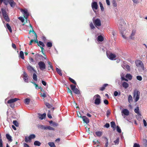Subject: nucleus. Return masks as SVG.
Wrapping results in <instances>:
<instances>
[{"label": "nucleus", "instance_id": "f257e3e1", "mask_svg": "<svg viewBox=\"0 0 147 147\" xmlns=\"http://www.w3.org/2000/svg\"><path fill=\"white\" fill-rule=\"evenodd\" d=\"M125 23L123 20H120L119 26V30L122 34L124 31L125 30Z\"/></svg>", "mask_w": 147, "mask_h": 147}, {"label": "nucleus", "instance_id": "f03ea898", "mask_svg": "<svg viewBox=\"0 0 147 147\" xmlns=\"http://www.w3.org/2000/svg\"><path fill=\"white\" fill-rule=\"evenodd\" d=\"M1 10L2 15L5 20L7 22H10V19L8 16L5 9L4 8H1Z\"/></svg>", "mask_w": 147, "mask_h": 147}, {"label": "nucleus", "instance_id": "7ed1b4c3", "mask_svg": "<svg viewBox=\"0 0 147 147\" xmlns=\"http://www.w3.org/2000/svg\"><path fill=\"white\" fill-rule=\"evenodd\" d=\"M93 98H95L94 103L96 105H99L101 103V97L100 96L97 94L95 95L93 97Z\"/></svg>", "mask_w": 147, "mask_h": 147}, {"label": "nucleus", "instance_id": "20e7f679", "mask_svg": "<svg viewBox=\"0 0 147 147\" xmlns=\"http://www.w3.org/2000/svg\"><path fill=\"white\" fill-rule=\"evenodd\" d=\"M18 100H19V99L16 98L11 99L7 101V103L8 104H9L11 108H13L15 106V105L13 103L14 102L17 101Z\"/></svg>", "mask_w": 147, "mask_h": 147}, {"label": "nucleus", "instance_id": "39448f33", "mask_svg": "<svg viewBox=\"0 0 147 147\" xmlns=\"http://www.w3.org/2000/svg\"><path fill=\"white\" fill-rule=\"evenodd\" d=\"M140 92L138 90L135 91L134 92L133 97H136L135 101L136 102H137L139 99L140 96Z\"/></svg>", "mask_w": 147, "mask_h": 147}, {"label": "nucleus", "instance_id": "423d86ee", "mask_svg": "<svg viewBox=\"0 0 147 147\" xmlns=\"http://www.w3.org/2000/svg\"><path fill=\"white\" fill-rule=\"evenodd\" d=\"M38 65L40 69L42 71L46 68V65L45 63L42 61H40L38 63Z\"/></svg>", "mask_w": 147, "mask_h": 147}, {"label": "nucleus", "instance_id": "0eeeda50", "mask_svg": "<svg viewBox=\"0 0 147 147\" xmlns=\"http://www.w3.org/2000/svg\"><path fill=\"white\" fill-rule=\"evenodd\" d=\"M93 22L94 25L96 27L97 26H101V21L100 19L98 18H97L95 20L93 18Z\"/></svg>", "mask_w": 147, "mask_h": 147}, {"label": "nucleus", "instance_id": "6e6552de", "mask_svg": "<svg viewBox=\"0 0 147 147\" xmlns=\"http://www.w3.org/2000/svg\"><path fill=\"white\" fill-rule=\"evenodd\" d=\"M21 11L23 13L24 17L26 19V21H27V18L29 16V13L28 12L27 10L26 9H21Z\"/></svg>", "mask_w": 147, "mask_h": 147}, {"label": "nucleus", "instance_id": "1a4fd4ad", "mask_svg": "<svg viewBox=\"0 0 147 147\" xmlns=\"http://www.w3.org/2000/svg\"><path fill=\"white\" fill-rule=\"evenodd\" d=\"M107 55L108 58L111 60H115L116 56L115 55L114 53H110L109 54H107Z\"/></svg>", "mask_w": 147, "mask_h": 147}, {"label": "nucleus", "instance_id": "9d476101", "mask_svg": "<svg viewBox=\"0 0 147 147\" xmlns=\"http://www.w3.org/2000/svg\"><path fill=\"white\" fill-rule=\"evenodd\" d=\"M38 45L40 47L41 49V51L42 52V54L43 55H45L44 53V49L43 48V47L45 46V45L44 43L42 42L41 41H39L38 44Z\"/></svg>", "mask_w": 147, "mask_h": 147}, {"label": "nucleus", "instance_id": "9b49d317", "mask_svg": "<svg viewBox=\"0 0 147 147\" xmlns=\"http://www.w3.org/2000/svg\"><path fill=\"white\" fill-rule=\"evenodd\" d=\"M92 7L93 10H97L98 9V5L96 1H94L92 3Z\"/></svg>", "mask_w": 147, "mask_h": 147}, {"label": "nucleus", "instance_id": "f8f14e48", "mask_svg": "<svg viewBox=\"0 0 147 147\" xmlns=\"http://www.w3.org/2000/svg\"><path fill=\"white\" fill-rule=\"evenodd\" d=\"M136 64L137 67H144L143 63L141 61L138 60L136 61Z\"/></svg>", "mask_w": 147, "mask_h": 147}, {"label": "nucleus", "instance_id": "ddd939ff", "mask_svg": "<svg viewBox=\"0 0 147 147\" xmlns=\"http://www.w3.org/2000/svg\"><path fill=\"white\" fill-rule=\"evenodd\" d=\"M27 69L30 73H32L34 71H36L34 68L30 65H29L27 66Z\"/></svg>", "mask_w": 147, "mask_h": 147}, {"label": "nucleus", "instance_id": "4468645a", "mask_svg": "<svg viewBox=\"0 0 147 147\" xmlns=\"http://www.w3.org/2000/svg\"><path fill=\"white\" fill-rule=\"evenodd\" d=\"M9 3L11 7H14L16 5V3L13 0H8Z\"/></svg>", "mask_w": 147, "mask_h": 147}, {"label": "nucleus", "instance_id": "2eb2a0df", "mask_svg": "<svg viewBox=\"0 0 147 147\" xmlns=\"http://www.w3.org/2000/svg\"><path fill=\"white\" fill-rule=\"evenodd\" d=\"M28 75L25 72H24L23 79L25 82H28Z\"/></svg>", "mask_w": 147, "mask_h": 147}, {"label": "nucleus", "instance_id": "dca6fc26", "mask_svg": "<svg viewBox=\"0 0 147 147\" xmlns=\"http://www.w3.org/2000/svg\"><path fill=\"white\" fill-rule=\"evenodd\" d=\"M82 118V119L84 122L86 124L89 122V119L86 116H83Z\"/></svg>", "mask_w": 147, "mask_h": 147}, {"label": "nucleus", "instance_id": "f3484780", "mask_svg": "<svg viewBox=\"0 0 147 147\" xmlns=\"http://www.w3.org/2000/svg\"><path fill=\"white\" fill-rule=\"evenodd\" d=\"M47 63L48 64V70H50L51 69L53 71L54 69H53V67L51 63L49 61H47Z\"/></svg>", "mask_w": 147, "mask_h": 147}, {"label": "nucleus", "instance_id": "a211bd4d", "mask_svg": "<svg viewBox=\"0 0 147 147\" xmlns=\"http://www.w3.org/2000/svg\"><path fill=\"white\" fill-rule=\"evenodd\" d=\"M121 113H123L125 115L127 116L129 115V112L128 110L126 109H123L121 111Z\"/></svg>", "mask_w": 147, "mask_h": 147}, {"label": "nucleus", "instance_id": "6ab92c4d", "mask_svg": "<svg viewBox=\"0 0 147 147\" xmlns=\"http://www.w3.org/2000/svg\"><path fill=\"white\" fill-rule=\"evenodd\" d=\"M122 86L125 89H127L129 87V85L127 83L124 82H122Z\"/></svg>", "mask_w": 147, "mask_h": 147}, {"label": "nucleus", "instance_id": "aec40b11", "mask_svg": "<svg viewBox=\"0 0 147 147\" xmlns=\"http://www.w3.org/2000/svg\"><path fill=\"white\" fill-rule=\"evenodd\" d=\"M32 33L34 34L35 36V38H34V40H33L34 42L35 43H37V44H38V40L37 39V35L36 34V33L34 31V30H32Z\"/></svg>", "mask_w": 147, "mask_h": 147}, {"label": "nucleus", "instance_id": "412c9836", "mask_svg": "<svg viewBox=\"0 0 147 147\" xmlns=\"http://www.w3.org/2000/svg\"><path fill=\"white\" fill-rule=\"evenodd\" d=\"M46 114L45 113H44L42 114H39L38 115L39 116V119L41 120H42L44 118H45L46 116Z\"/></svg>", "mask_w": 147, "mask_h": 147}, {"label": "nucleus", "instance_id": "4be33fe9", "mask_svg": "<svg viewBox=\"0 0 147 147\" xmlns=\"http://www.w3.org/2000/svg\"><path fill=\"white\" fill-rule=\"evenodd\" d=\"M42 55L38 54H36L35 55V59L36 61H37L39 58L43 57Z\"/></svg>", "mask_w": 147, "mask_h": 147}, {"label": "nucleus", "instance_id": "5701e85b", "mask_svg": "<svg viewBox=\"0 0 147 147\" xmlns=\"http://www.w3.org/2000/svg\"><path fill=\"white\" fill-rule=\"evenodd\" d=\"M108 86V84H104L102 87H100L99 88V90L101 91H103L105 89L106 87Z\"/></svg>", "mask_w": 147, "mask_h": 147}, {"label": "nucleus", "instance_id": "b1692460", "mask_svg": "<svg viewBox=\"0 0 147 147\" xmlns=\"http://www.w3.org/2000/svg\"><path fill=\"white\" fill-rule=\"evenodd\" d=\"M136 32V31L135 30H133L132 31L131 34L130 36V39H132L134 38L133 37L134 36Z\"/></svg>", "mask_w": 147, "mask_h": 147}, {"label": "nucleus", "instance_id": "393cba45", "mask_svg": "<svg viewBox=\"0 0 147 147\" xmlns=\"http://www.w3.org/2000/svg\"><path fill=\"white\" fill-rule=\"evenodd\" d=\"M73 91L74 93L76 94H79L80 93L79 90L76 88L74 89Z\"/></svg>", "mask_w": 147, "mask_h": 147}, {"label": "nucleus", "instance_id": "a878e982", "mask_svg": "<svg viewBox=\"0 0 147 147\" xmlns=\"http://www.w3.org/2000/svg\"><path fill=\"white\" fill-rule=\"evenodd\" d=\"M30 100L29 98H26L24 100V103L26 105H28L30 102Z\"/></svg>", "mask_w": 147, "mask_h": 147}, {"label": "nucleus", "instance_id": "bb28decb", "mask_svg": "<svg viewBox=\"0 0 147 147\" xmlns=\"http://www.w3.org/2000/svg\"><path fill=\"white\" fill-rule=\"evenodd\" d=\"M56 71L57 73L60 76H62V73L61 72V69H59L58 68H56Z\"/></svg>", "mask_w": 147, "mask_h": 147}, {"label": "nucleus", "instance_id": "cd10ccee", "mask_svg": "<svg viewBox=\"0 0 147 147\" xmlns=\"http://www.w3.org/2000/svg\"><path fill=\"white\" fill-rule=\"evenodd\" d=\"M98 40L99 41L102 42L103 41V37L101 35L99 36L98 37Z\"/></svg>", "mask_w": 147, "mask_h": 147}, {"label": "nucleus", "instance_id": "c85d7f7f", "mask_svg": "<svg viewBox=\"0 0 147 147\" xmlns=\"http://www.w3.org/2000/svg\"><path fill=\"white\" fill-rule=\"evenodd\" d=\"M125 77L129 80H131L132 79V76L130 74H127L125 76Z\"/></svg>", "mask_w": 147, "mask_h": 147}, {"label": "nucleus", "instance_id": "c756f323", "mask_svg": "<svg viewBox=\"0 0 147 147\" xmlns=\"http://www.w3.org/2000/svg\"><path fill=\"white\" fill-rule=\"evenodd\" d=\"M41 144V143L38 141H36L34 142V145L35 146H40Z\"/></svg>", "mask_w": 147, "mask_h": 147}, {"label": "nucleus", "instance_id": "7c9ffc66", "mask_svg": "<svg viewBox=\"0 0 147 147\" xmlns=\"http://www.w3.org/2000/svg\"><path fill=\"white\" fill-rule=\"evenodd\" d=\"M20 57L23 59H24V54L23 52L21 51L20 52Z\"/></svg>", "mask_w": 147, "mask_h": 147}, {"label": "nucleus", "instance_id": "2f4dec72", "mask_svg": "<svg viewBox=\"0 0 147 147\" xmlns=\"http://www.w3.org/2000/svg\"><path fill=\"white\" fill-rule=\"evenodd\" d=\"M6 138L10 141H12V140L11 138V136L9 134H6Z\"/></svg>", "mask_w": 147, "mask_h": 147}, {"label": "nucleus", "instance_id": "473e14b6", "mask_svg": "<svg viewBox=\"0 0 147 147\" xmlns=\"http://www.w3.org/2000/svg\"><path fill=\"white\" fill-rule=\"evenodd\" d=\"M128 101L129 103H130L133 101L132 97L131 95H129L128 97Z\"/></svg>", "mask_w": 147, "mask_h": 147}, {"label": "nucleus", "instance_id": "72a5a7b5", "mask_svg": "<svg viewBox=\"0 0 147 147\" xmlns=\"http://www.w3.org/2000/svg\"><path fill=\"white\" fill-rule=\"evenodd\" d=\"M25 141L26 143H28V142H30L31 141L30 139L29 138V136H26L25 138Z\"/></svg>", "mask_w": 147, "mask_h": 147}, {"label": "nucleus", "instance_id": "f704fd0d", "mask_svg": "<svg viewBox=\"0 0 147 147\" xmlns=\"http://www.w3.org/2000/svg\"><path fill=\"white\" fill-rule=\"evenodd\" d=\"M111 126L113 128L115 129L116 127V125L115 122L112 121L111 122Z\"/></svg>", "mask_w": 147, "mask_h": 147}, {"label": "nucleus", "instance_id": "c9c22d12", "mask_svg": "<svg viewBox=\"0 0 147 147\" xmlns=\"http://www.w3.org/2000/svg\"><path fill=\"white\" fill-rule=\"evenodd\" d=\"M6 27L9 30L10 32H12V30H11V26L8 23L6 24Z\"/></svg>", "mask_w": 147, "mask_h": 147}, {"label": "nucleus", "instance_id": "e433bc0d", "mask_svg": "<svg viewBox=\"0 0 147 147\" xmlns=\"http://www.w3.org/2000/svg\"><path fill=\"white\" fill-rule=\"evenodd\" d=\"M29 136V138L31 140L32 139H34L36 137L35 135L34 134H31Z\"/></svg>", "mask_w": 147, "mask_h": 147}, {"label": "nucleus", "instance_id": "4c0bfd02", "mask_svg": "<svg viewBox=\"0 0 147 147\" xmlns=\"http://www.w3.org/2000/svg\"><path fill=\"white\" fill-rule=\"evenodd\" d=\"M96 134L98 137H100L102 135V133L100 131H98L95 133Z\"/></svg>", "mask_w": 147, "mask_h": 147}, {"label": "nucleus", "instance_id": "58836bf2", "mask_svg": "<svg viewBox=\"0 0 147 147\" xmlns=\"http://www.w3.org/2000/svg\"><path fill=\"white\" fill-rule=\"evenodd\" d=\"M134 112L136 113L137 114H140L139 111V108L138 107H137L136 109H135Z\"/></svg>", "mask_w": 147, "mask_h": 147}, {"label": "nucleus", "instance_id": "ea45409f", "mask_svg": "<svg viewBox=\"0 0 147 147\" xmlns=\"http://www.w3.org/2000/svg\"><path fill=\"white\" fill-rule=\"evenodd\" d=\"M99 4L101 10L102 11H103L104 10V8L103 6L102 3H101V2H99Z\"/></svg>", "mask_w": 147, "mask_h": 147}, {"label": "nucleus", "instance_id": "a19ab883", "mask_svg": "<svg viewBox=\"0 0 147 147\" xmlns=\"http://www.w3.org/2000/svg\"><path fill=\"white\" fill-rule=\"evenodd\" d=\"M69 80L72 83H73L75 85L76 84V82L74 79L71 78H69Z\"/></svg>", "mask_w": 147, "mask_h": 147}, {"label": "nucleus", "instance_id": "79ce46f5", "mask_svg": "<svg viewBox=\"0 0 147 147\" xmlns=\"http://www.w3.org/2000/svg\"><path fill=\"white\" fill-rule=\"evenodd\" d=\"M48 144L50 146H51V147H55V146L53 142H49L48 143Z\"/></svg>", "mask_w": 147, "mask_h": 147}, {"label": "nucleus", "instance_id": "37998d69", "mask_svg": "<svg viewBox=\"0 0 147 147\" xmlns=\"http://www.w3.org/2000/svg\"><path fill=\"white\" fill-rule=\"evenodd\" d=\"M119 138H118L117 139L114 141V143H115V144H118L119 143Z\"/></svg>", "mask_w": 147, "mask_h": 147}, {"label": "nucleus", "instance_id": "c03bdc74", "mask_svg": "<svg viewBox=\"0 0 147 147\" xmlns=\"http://www.w3.org/2000/svg\"><path fill=\"white\" fill-rule=\"evenodd\" d=\"M136 118L138 120H140L141 119L142 117H141V114H138V115H137L136 116Z\"/></svg>", "mask_w": 147, "mask_h": 147}, {"label": "nucleus", "instance_id": "a18cd8bd", "mask_svg": "<svg viewBox=\"0 0 147 147\" xmlns=\"http://www.w3.org/2000/svg\"><path fill=\"white\" fill-rule=\"evenodd\" d=\"M47 46L48 47H51L52 46V44L51 42H47Z\"/></svg>", "mask_w": 147, "mask_h": 147}, {"label": "nucleus", "instance_id": "49530a36", "mask_svg": "<svg viewBox=\"0 0 147 147\" xmlns=\"http://www.w3.org/2000/svg\"><path fill=\"white\" fill-rule=\"evenodd\" d=\"M13 123L16 127H18L19 126V124L18 122V121L16 120H14L13 121Z\"/></svg>", "mask_w": 147, "mask_h": 147}, {"label": "nucleus", "instance_id": "de8ad7c7", "mask_svg": "<svg viewBox=\"0 0 147 147\" xmlns=\"http://www.w3.org/2000/svg\"><path fill=\"white\" fill-rule=\"evenodd\" d=\"M33 78L35 81H36L37 80V75L35 73L34 74H33Z\"/></svg>", "mask_w": 147, "mask_h": 147}, {"label": "nucleus", "instance_id": "09e8293b", "mask_svg": "<svg viewBox=\"0 0 147 147\" xmlns=\"http://www.w3.org/2000/svg\"><path fill=\"white\" fill-rule=\"evenodd\" d=\"M45 104L48 108H50L52 107V105L48 102L45 103Z\"/></svg>", "mask_w": 147, "mask_h": 147}, {"label": "nucleus", "instance_id": "8fccbe9b", "mask_svg": "<svg viewBox=\"0 0 147 147\" xmlns=\"http://www.w3.org/2000/svg\"><path fill=\"white\" fill-rule=\"evenodd\" d=\"M67 93H70L71 95L72 96L73 95H72V91H71V90H70V89H69V87H67Z\"/></svg>", "mask_w": 147, "mask_h": 147}, {"label": "nucleus", "instance_id": "3c124183", "mask_svg": "<svg viewBox=\"0 0 147 147\" xmlns=\"http://www.w3.org/2000/svg\"><path fill=\"white\" fill-rule=\"evenodd\" d=\"M112 4L114 7H116L117 6V3L116 2L115 0H113Z\"/></svg>", "mask_w": 147, "mask_h": 147}, {"label": "nucleus", "instance_id": "603ef678", "mask_svg": "<svg viewBox=\"0 0 147 147\" xmlns=\"http://www.w3.org/2000/svg\"><path fill=\"white\" fill-rule=\"evenodd\" d=\"M41 96H42L44 98H45L47 97L46 95V92H43V93H41L40 94Z\"/></svg>", "mask_w": 147, "mask_h": 147}, {"label": "nucleus", "instance_id": "864d4df0", "mask_svg": "<svg viewBox=\"0 0 147 147\" xmlns=\"http://www.w3.org/2000/svg\"><path fill=\"white\" fill-rule=\"evenodd\" d=\"M116 128L117 131L119 133H121V130L120 127L118 126H117Z\"/></svg>", "mask_w": 147, "mask_h": 147}, {"label": "nucleus", "instance_id": "5fc2aeb1", "mask_svg": "<svg viewBox=\"0 0 147 147\" xmlns=\"http://www.w3.org/2000/svg\"><path fill=\"white\" fill-rule=\"evenodd\" d=\"M2 144H3V141L1 138V136L0 134V147H2Z\"/></svg>", "mask_w": 147, "mask_h": 147}, {"label": "nucleus", "instance_id": "6e6d98bb", "mask_svg": "<svg viewBox=\"0 0 147 147\" xmlns=\"http://www.w3.org/2000/svg\"><path fill=\"white\" fill-rule=\"evenodd\" d=\"M90 27L92 29H93L94 28H95V27L94 26V25L91 22L90 23Z\"/></svg>", "mask_w": 147, "mask_h": 147}, {"label": "nucleus", "instance_id": "4d7b16f0", "mask_svg": "<svg viewBox=\"0 0 147 147\" xmlns=\"http://www.w3.org/2000/svg\"><path fill=\"white\" fill-rule=\"evenodd\" d=\"M18 19L21 20L22 22H24V19L22 17H20L18 18Z\"/></svg>", "mask_w": 147, "mask_h": 147}, {"label": "nucleus", "instance_id": "13d9d810", "mask_svg": "<svg viewBox=\"0 0 147 147\" xmlns=\"http://www.w3.org/2000/svg\"><path fill=\"white\" fill-rule=\"evenodd\" d=\"M76 86L75 85H73V84L70 85V87L72 90L76 88Z\"/></svg>", "mask_w": 147, "mask_h": 147}, {"label": "nucleus", "instance_id": "bf43d9fd", "mask_svg": "<svg viewBox=\"0 0 147 147\" xmlns=\"http://www.w3.org/2000/svg\"><path fill=\"white\" fill-rule=\"evenodd\" d=\"M3 2V3L6 5H7L8 4V3H9L8 0H4Z\"/></svg>", "mask_w": 147, "mask_h": 147}, {"label": "nucleus", "instance_id": "052dcab7", "mask_svg": "<svg viewBox=\"0 0 147 147\" xmlns=\"http://www.w3.org/2000/svg\"><path fill=\"white\" fill-rule=\"evenodd\" d=\"M48 129L50 130H54L55 129L50 126H48Z\"/></svg>", "mask_w": 147, "mask_h": 147}, {"label": "nucleus", "instance_id": "680f3d73", "mask_svg": "<svg viewBox=\"0 0 147 147\" xmlns=\"http://www.w3.org/2000/svg\"><path fill=\"white\" fill-rule=\"evenodd\" d=\"M136 78L139 81H141L142 79V77L141 76H137Z\"/></svg>", "mask_w": 147, "mask_h": 147}, {"label": "nucleus", "instance_id": "e2e57ef3", "mask_svg": "<svg viewBox=\"0 0 147 147\" xmlns=\"http://www.w3.org/2000/svg\"><path fill=\"white\" fill-rule=\"evenodd\" d=\"M104 103L106 105H107L109 104V102L107 99H105L104 100Z\"/></svg>", "mask_w": 147, "mask_h": 147}, {"label": "nucleus", "instance_id": "0e129e2a", "mask_svg": "<svg viewBox=\"0 0 147 147\" xmlns=\"http://www.w3.org/2000/svg\"><path fill=\"white\" fill-rule=\"evenodd\" d=\"M133 147H140V146L139 144L135 143L134 144Z\"/></svg>", "mask_w": 147, "mask_h": 147}, {"label": "nucleus", "instance_id": "69168bd1", "mask_svg": "<svg viewBox=\"0 0 147 147\" xmlns=\"http://www.w3.org/2000/svg\"><path fill=\"white\" fill-rule=\"evenodd\" d=\"M143 121L144 126L145 127H146L147 125V123H146V120L145 119H144L143 120Z\"/></svg>", "mask_w": 147, "mask_h": 147}, {"label": "nucleus", "instance_id": "338daca9", "mask_svg": "<svg viewBox=\"0 0 147 147\" xmlns=\"http://www.w3.org/2000/svg\"><path fill=\"white\" fill-rule=\"evenodd\" d=\"M125 67L127 70H130V67L129 65H126Z\"/></svg>", "mask_w": 147, "mask_h": 147}, {"label": "nucleus", "instance_id": "774afa93", "mask_svg": "<svg viewBox=\"0 0 147 147\" xmlns=\"http://www.w3.org/2000/svg\"><path fill=\"white\" fill-rule=\"evenodd\" d=\"M110 114V112L109 110H107V116L108 117Z\"/></svg>", "mask_w": 147, "mask_h": 147}]
</instances>
